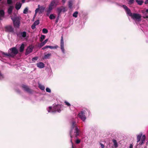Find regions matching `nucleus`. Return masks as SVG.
Returning a JSON list of instances; mask_svg holds the SVG:
<instances>
[{
  "label": "nucleus",
  "instance_id": "a18cd8bd",
  "mask_svg": "<svg viewBox=\"0 0 148 148\" xmlns=\"http://www.w3.org/2000/svg\"><path fill=\"white\" fill-rule=\"evenodd\" d=\"M81 140L79 139H77L76 140V143L77 144H79Z\"/></svg>",
  "mask_w": 148,
  "mask_h": 148
},
{
  "label": "nucleus",
  "instance_id": "4468645a",
  "mask_svg": "<svg viewBox=\"0 0 148 148\" xmlns=\"http://www.w3.org/2000/svg\"><path fill=\"white\" fill-rule=\"evenodd\" d=\"M36 65L40 69L43 68L45 66L43 62H41L37 63Z\"/></svg>",
  "mask_w": 148,
  "mask_h": 148
},
{
  "label": "nucleus",
  "instance_id": "5701e85b",
  "mask_svg": "<svg viewBox=\"0 0 148 148\" xmlns=\"http://www.w3.org/2000/svg\"><path fill=\"white\" fill-rule=\"evenodd\" d=\"M4 15V12L3 10H0V20L1 19V17H3Z\"/></svg>",
  "mask_w": 148,
  "mask_h": 148
},
{
  "label": "nucleus",
  "instance_id": "412c9836",
  "mask_svg": "<svg viewBox=\"0 0 148 148\" xmlns=\"http://www.w3.org/2000/svg\"><path fill=\"white\" fill-rule=\"evenodd\" d=\"M24 48V45L23 44H22L20 48V51L21 52L23 51Z\"/></svg>",
  "mask_w": 148,
  "mask_h": 148
},
{
  "label": "nucleus",
  "instance_id": "423d86ee",
  "mask_svg": "<svg viewBox=\"0 0 148 148\" xmlns=\"http://www.w3.org/2000/svg\"><path fill=\"white\" fill-rule=\"evenodd\" d=\"M80 133V131L78 129V127H76V128L74 129V131L73 133V135L74 137H77L78 136H79Z\"/></svg>",
  "mask_w": 148,
  "mask_h": 148
},
{
  "label": "nucleus",
  "instance_id": "8fccbe9b",
  "mask_svg": "<svg viewBox=\"0 0 148 148\" xmlns=\"http://www.w3.org/2000/svg\"><path fill=\"white\" fill-rule=\"evenodd\" d=\"M52 110V108L51 107H49V110H48V111L49 112H50V110Z\"/></svg>",
  "mask_w": 148,
  "mask_h": 148
},
{
  "label": "nucleus",
  "instance_id": "aec40b11",
  "mask_svg": "<svg viewBox=\"0 0 148 148\" xmlns=\"http://www.w3.org/2000/svg\"><path fill=\"white\" fill-rule=\"evenodd\" d=\"M48 39H46L43 42H41L40 44V46L41 47L43 46L48 41Z\"/></svg>",
  "mask_w": 148,
  "mask_h": 148
},
{
  "label": "nucleus",
  "instance_id": "bb28decb",
  "mask_svg": "<svg viewBox=\"0 0 148 148\" xmlns=\"http://www.w3.org/2000/svg\"><path fill=\"white\" fill-rule=\"evenodd\" d=\"M12 6H10L8 9V12L9 14H10L12 13Z\"/></svg>",
  "mask_w": 148,
  "mask_h": 148
},
{
  "label": "nucleus",
  "instance_id": "dca6fc26",
  "mask_svg": "<svg viewBox=\"0 0 148 148\" xmlns=\"http://www.w3.org/2000/svg\"><path fill=\"white\" fill-rule=\"evenodd\" d=\"M22 5V4L20 3H17L15 5V8L17 10H18L20 9L21 8V7Z\"/></svg>",
  "mask_w": 148,
  "mask_h": 148
},
{
  "label": "nucleus",
  "instance_id": "2f4dec72",
  "mask_svg": "<svg viewBox=\"0 0 148 148\" xmlns=\"http://www.w3.org/2000/svg\"><path fill=\"white\" fill-rule=\"evenodd\" d=\"M39 88L42 90H44L45 89V87L41 85H39Z\"/></svg>",
  "mask_w": 148,
  "mask_h": 148
},
{
  "label": "nucleus",
  "instance_id": "473e14b6",
  "mask_svg": "<svg viewBox=\"0 0 148 148\" xmlns=\"http://www.w3.org/2000/svg\"><path fill=\"white\" fill-rule=\"evenodd\" d=\"M42 32L44 34H47L48 33V31L47 29L43 28L42 30Z\"/></svg>",
  "mask_w": 148,
  "mask_h": 148
},
{
  "label": "nucleus",
  "instance_id": "72a5a7b5",
  "mask_svg": "<svg viewBox=\"0 0 148 148\" xmlns=\"http://www.w3.org/2000/svg\"><path fill=\"white\" fill-rule=\"evenodd\" d=\"M28 10V8H27L26 7L25 8L24 10L23 13L25 14H27V13Z\"/></svg>",
  "mask_w": 148,
  "mask_h": 148
},
{
  "label": "nucleus",
  "instance_id": "393cba45",
  "mask_svg": "<svg viewBox=\"0 0 148 148\" xmlns=\"http://www.w3.org/2000/svg\"><path fill=\"white\" fill-rule=\"evenodd\" d=\"M47 47L48 48H49L51 49H56L58 47V46L56 45L54 46H52L50 45H47Z\"/></svg>",
  "mask_w": 148,
  "mask_h": 148
},
{
  "label": "nucleus",
  "instance_id": "1a4fd4ad",
  "mask_svg": "<svg viewBox=\"0 0 148 148\" xmlns=\"http://www.w3.org/2000/svg\"><path fill=\"white\" fill-rule=\"evenodd\" d=\"M58 3L59 0H53L51 2L49 6L53 8V6H56L58 5Z\"/></svg>",
  "mask_w": 148,
  "mask_h": 148
},
{
  "label": "nucleus",
  "instance_id": "a878e982",
  "mask_svg": "<svg viewBox=\"0 0 148 148\" xmlns=\"http://www.w3.org/2000/svg\"><path fill=\"white\" fill-rule=\"evenodd\" d=\"M45 9V8L44 7L42 6L40 7L39 9V13H42L44 12Z\"/></svg>",
  "mask_w": 148,
  "mask_h": 148
},
{
  "label": "nucleus",
  "instance_id": "c9c22d12",
  "mask_svg": "<svg viewBox=\"0 0 148 148\" xmlns=\"http://www.w3.org/2000/svg\"><path fill=\"white\" fill-rule=\"evenodd\" d=\"M78 14V12L76 11L73 14V16L74 17H75V18L77 17V14Z\"/></svg>",
  "mask_w": 148,
  "mask_h": 148
},
{
  "label": "nucleus",
  "instance_id": "49530a36",
  "mask_svg": "<svg viewBox=\"0 0 148 148\" xmlns=\"http://www.w3.org/2000/svg\"><path fill=\"white\" fill-rule=\"evenodd\" d=\"M3 76L1 74V72L0 71V79H3Z\"/></svg>",
  "mask_w": 148,
  "mask_h": 148
},
{
  "label": "nucleus",
  "instance_id": "603ef678",
  "mask_svg": "<svg viewBox=\"0 0 148 148\" xmlns=\"http://www.w3.org/2000/svg\"><path fill=\"white\" fill-rule=\"evenodd\" d=\"M133 145L132 144H130L129 148H133Z\"/></svg>",
  "mask_w": 148,
  "mask_h": 148
},
{
  "label": "nucleus",
  "instance_id": "e433bc0d",
  "mask_svg": "<svg viewBox=\"0 0 148 148\" xmlns=\"http://www.w3.org/2000/svg\"><path fill=\"white\" fill-rule=\"evenodd\" d=\"M134 0H129L128 1V4L130 5H131L134 3Z\"/></svg>",
  "mask_w": 148,
  "mask_h": 148
},
{
  "label": "nucleus",
  "instance_id": "9b49d317",
  "mask_svg": "<svg viewBox=\"0 0 148 148\" xmlns=\"http://www.w3.org/2000/svg\"><path fill=\"white\" fill-rule=\"evenodd\" d=\"M22 87L25 91L28 93H31L32 92V90L27 86L25 85H23L22 86Z\"/></svg>",
  "mask_w": 148,
  "mask_h": 148
},
{
  "label": "nucleus",
  "instance_id": "b1692460",
  "mask_svg": "<svg viewBox=\"0 0 148 148\" xmlns=\"http://www.w3.org/2000/svg\"><path fill=\"white\" fill-rule=\"evenodd\" d=\"M126 12L127 14L130 16H131L132 17L133 14H132V13L131 12V11L130 9H129L126 11Z\"/></svg>",
  "mask_w": 148,
  "mask_h": 148
},
{
  "label": "nucleus",
  "instance_id": "a19ab883",
  "mask_svg": "<svg viewBox=\"0 0 148 148\" xmlns=\"http://www.w3.org/2000/svg\"><path fill=\"white\" fill-rule=\"evenodd\" d=\"M38 57H35L33 58L32 59V61H34V60H37L38 59Z\"/></svg>",
  "mask_w": 148,
  "mask_h": 148
},
{
  "label": "nucleus",
  "instance_id": "20e7f679",
  "mask_svg": "<svg viewBox=\"0 0 148 148\" xmlns=\"http://www.w3.org/2000/svg\"><path fill=\"white\" fill-rule=\"evenodd\" d=\"M11 19L13 21L14 25L16 27L18 28L20 23V19L18 17L12 18Z\"/></svg>",
  "mask_w": 148,
  "mask_h": 148
},
{
  "label": "nucleus",
  "instance_id": "ddd939ff",
  "mask_svg": "<svg viewBox=\"0 0 148 148\" xmlns=\"http://www.w3.org/2000/svg\"><path fill=\"white\" fill-rule=\"evenodd\" d=\"M57 10L58 11V16L60 15V14L63 11V12H65L66 11L65 10V8L63 6L57 8Z\"/></svg>",
  "mask_w": 148,
  "mask_h": 148
},
{
  "label": "nucleus",
  "instance_id": "c756f323",
  "mask_svg": "<svg viewBox=\"0 0 148 148\" xmlns=\"http://www.w3.org/2000/svg\"><path fill=\"white\" fill-rule=\"evenodd\" d=\"M55 18V16L53 14H51L49 17V18L51 20L54 19Z\"/></svg>",
  "mask_w": 148,
  "mask_h": 148
},
{
  "label": "nucleus",
  "instance_id": "f03ea898",
  "mask_svg": "<svg viewBox=\"0 0 148 148\" xmlns=\"http://www.w3.org/2000/svg\"><path fill=\"white\" fill-rule=\"evenodd\" d=\"M146 138L145 136V135H142V133L137 135V143H138L141 139V141L140 142L139 144L141 145L145 143V140Z\"/></svg>",
  "mask_w": 148,
  "mask_h": 148
},
{
  "label": "nucleus",
  "instance_id": "09e8293b",
  "mask_svg": "<svg viewBox=\"0 0 148 148\" xmlns=\"http://www.w3.org/2000/svg\"><path fill=\"white\" fill-rule=\"evenodd\" d=\"M100 144L101 145V147L102 148H104V145L102 143H100Z\"/></svg>",
  "mask_w": 148,
  "mask_h": 148
},
{
  "label": "nucleus",
  "instance_id": "c85d7f7f",
  "mask_svg": "<svg viewBox=\"0 0 148 148\" xmlns=\"http://www.w3.org/2000/svg\"><path fill=\"white\" fill-rule=\"evenodd\" d=\"M51 53H48L47 54L44 55V58L45 59L48 58L49 56H51Z\"/></svg>",
  "mask_w": 148,
  "mask_h": 148
},
{
  "label": "nucleus",
  "instance_id": "79ce46f5",
  "mask_svg": "<svg viewBox=\"0 0 148 148\" xmlns=\"http://www.w3.org/2000/svg\"><path fill=\"white\" fill-rule=\"evenodd\" d=\"M39 8H38L36 9L35 11V14H36L37 12L39 10Z\"/></svg>",
  "mask_w": 148,
  "mask_h": 148
},
{
  "label": "nucleus",
  "instance_id": "cd10ccee",
  "mask_svg": "<svg viewBox=\"0 0 148 148\" xmlns=\"http://www.w3.org/2000/svg\"><path fill=\"white\" fill-rule=\"evenodd\" d=\"M73 5L72 2L71 1H69V7L70 8H72Z\"/></svg>",
  "mask_w": 148,
  "mask_h": 148
},
{
  "label": "nucleus",
  "instance_id": "6e6d98bb",
  "mask_svg": "<svg viewBox=\"0 0 148 148\" xmlns=\"http://www.w3.org/2000/svg\"><path fill=\"white\" fill-rule=\"evenodd\" d=\"M25 0H22V2L23 3H24L25 2Z\"/></svg>",
  "mask_w": 148,
  "mask_h": 148
},
{
  "label": "nucleus",
  "instance_id": "864d4df0",
  "mask_svg": "<svg viewBox=\"0 0 148 148\" xmlns=\"http://www.w3.org/2000/svg\"><path fill=\"white\" fill-rule=\"evenodd\" d=\"M66 0H62V2L63 4H64L65 3Z\"/></svg>",
  "mask_w": 148,
  "mask_h": 148
},
{
  "label": "nucleus",
  "instance_id": "de8ad7c7",
  "mask_svg": "<svg viewBox=\"0 0 148 148\" xmlns=\"http://www.w3.org/2000/svg\"><path fill=\"white\" fill-rule=\"evenodd\" d=\"M47 48H48L47 45V46H45V47H43L42 48V50H45V49H47Z\"/></svg>",
  "mask_w": 148,
  "mask_h": 148
},
{
  "label": "nucleus",
  "instance_id": "6e6552de",
  "mask_svg": "<svg viewBox=\"0 0 148 148\" xmlns=\"http://www.w3.org/2000/svg\"><path fill=\"white\" fill-rule=\"evenodd\" d=\"M78 116L83 121H85L86 119V117L85 115V113L83 111H81L78 114Z\"/></svg>",
  "mask_w": 148,
  "mask_h": 148
},
{
  "label": "nucleus",
  "instance_id": "ea45409f",
  "mask_svg": "<svg viewBox=\"0 0 148 148\" xmlns=\"http://www.w3.org/2000/svg\"><path fill=\"white\" fill-rule=\"evenodd\" d=\"M64 103H65V104L68 106H71V104L70 103L66 101H64Z\"/></svg>",
  "mask_w": 148,
  "mask_h": 148
},
{
  "label": "nucleus",
  "instance_id": "a211bd4d",
  "mask_svg": "<svg viewBox=\"0 0 148 148\" xmlns=\"http://www.w3.org/2000/svg\"><path fill=\"white\" fill-rule=\"evenodd\" d=\"M53 9V8L49 6L48 8L47 11V16H48L49 15V14L51 12V11Z\"/></svg>",
  "mask_w": 148,
  "mask_h": 148
},
{
  "label": "nucleus",
  "instance_id": "6ab92c4d",
  "mask_svg": "<svg viewBox=\"0 0 148 148\" xmlns=\"http://www.w3.org/2000/svg\"><path fill=\"white\" fill-rule=\"evenodd\" d=\"M112 142L114 143V146L115 147H117L118 146V145L116 140L113 139L112 140Z\"/></svg>",
  "mask_w": 148,
  "mask_h": 148
},
{
  "label": "nucleus",
  "instance_id": "0eeeda50",
  "mask_svg": "<svg viewBox=\"0 0 148 148\" xmlns=\"http://www.w3.org/2000/svg\"><path fill=\"white\" fill-rule=\"evenodd\" d=\"M60 48L63 53H65V49L64 47V42L63 36L61 37L60 40Z\"/></svg>",
  "mask_w": 148,
  "mask_h": 148
},
{
  "label": "nucleus",
  "instance_id": "13d9d810",
  "mask_svg": "<svg viewBox=\"0 0 148 148\" xmlns=\"http://www.w3.org/2000/svg\"><path fill=\"white\" fill-rule=\"evenodd\" d=\"M38 8H40V5H38Z\"/></svg>",
  "mask_w": 148,
  "mask_h": 148
},
{
  "label": "nucleus",
  "instance_id": "37998d69",
  "mask_svg": "<svg viewBox=\"0 0 148 148\" xmlns=\"http://www.w3.org/2000/svg\"><path fill=\"white\" fill-rule=\"evenodd\" d=\"M46 91L49 92H51V90L48 88H47L46 89Z\"/></svg>",
  "mask_w": 148,
  "mask_h": 148
},
{
  "label": "nucleus",
  "instance_id": "4d7b16f0",
  "mask_svg": "<svg viewBox=\"0 0 148 148\" xmlns=\"http://www.w3.org/2000/svg\"><path fill=\"white\" fill-rule=\"evenodd\" d=\"M146 12L148 13V9H147L146 11Z\"/></svg>",
  "mask_w": 148,
  "mask_h": 148
},
{
  "label": "nucleus",
  "instance_id": "f8f14e48",
  "mask_svg": "<svg viewBox=\"0 0 148 148\" xmlns=\"http://www.w3.org/2000/svg\"><path fill=\"white\" fill-rule=\"evenodd\" d=\"M57 111L59 112H60L61 111L60 106L58 105L54 106L52 111V112H55Z\"/></svg>",
  "mask_w": 148,
  "mask_h": 148
},
{
  "label": "nucleus",
  "instance_id": "7c9ffc66",
  "mask_svg": "<svg viewBox=\"0 0 148 148\" xmlns=\"http://www.w3.org/2000/svg\"><path fill=\"white\" fill-rule=\"evenodd\" d=\"M45 36L44 35H41L40 38V41L42 42L45 38Z\"/></svg>",
  "mask_w": 148,
  "mask_h": 148
},
{
  "label": "nucleus",
  "instance_id": "3c124183",
  "mask_svg": "<svg viewBox=\"0 0 148 148\" xmlns=\"http://www.w3.org/2000/svg\"><path fill=\"white\" fill-rule=\"evenodd\" d=\"M145 4H148V0H146L145 1Z\"/></svg>",
  "mask_w": 148,
  "mask_h": 148
},
{
  "label": "nucleus",
  "instance_id": "c03bdc74",
  "mask_svg": "<svg viewBox=\"0 0 148 148\" xmlns=\"http://www.w3.org/2000/svg\"><path fill=\"white\" fill-rule=\"evenodd\" d=\"M36 25L33 23L31 26L32 29H35L36 28Z\"/></svg>",
  "mask_w": 148,
  "mask_h": 148
},
{
  "label": "nucleus",
  "instance_id": "5fc2aeb1",
  "mask_svg": "<svg viewBox=\"0 0 148 148\" xmlns=\"http://www.w3.org/2000/svg\"><path fill=\"white\" fill-rule=\"evenodd\" d=\"M143 18H148V16H143Z\"/></svg>",
  "mask_w": 148,
  "mask_h": 148
},
{
  "label": "nucleus",
  "instance_id": "f704fd0d",
  "mask_svg": "<svg viewBox=\"0 0 148 148\" xmlns=\"http://www.w3.org/2000/svg\"><path fill=\"white\" fill-rule=\"evenodd\" d=\"M39 21L38 20H36L34 23V24L36 26L38 25L39 24Z\"/></svg>",
  "mask_w": 148,
  "mask_h": 148
},
{
  "label": "nucleus",
  "instance_id": "39448f33",
  "mask_svg": "<svg viewBox=\"0 0 148 148\" xmlns=\"http://www.w3.org/2000/svg\"><path fill=\"white\" fill-rule=\"evenodd\" d=\"M141 16L140 14L136 13H133L132 17L133 19H136L138 21H141Z\"/></svg>",
  "mask_w": 148,
  "mask_h": 148
},
{
  "label": "nucleus",
  "instance_id": "7ed1b4c3",
  "mask_svg": "<svg viewBox=\"0 0 148 148\" xmlns=\"http://www.w3.org/2000/svg\"><path fill=\"white\" fill-rule=\"evenodd\" d=\"M77 127L75 122L73 121L71 123V130L69 131V135L71 138V141L72 142V138L73 137V133L74 131V129Z\"/></svg>",
  "mask_w": 148,
  "mask_h": 148
},
{
  "label": "nucleus",
  "instance_id": "bf43d9fd",
  "mask_svg": "<svg viewBox=\"0 0 148 148\" xmlns=\"http://www.w3.org/2000/svg\"><path fill=\"white\" fill-rule=\"evenodd\" d=\"M36 14H35V15H34V16H36Z\"/></svg>",
  "mask_w": 148,
  "mask_h": 148
},
{
  "label": "nucleus",
  "instance_id": "58836bf2",
  "mask_svg": "<svg viewBox=\"0 0 148 148\" xmlns=\"http://www.w3.org/2000/svg\"><path fill=\"white\" fill-rule=\"evenodd\" d=\"M123 7L124 8L125 10L126 11L129 9L128 7L125 5H123Z\"/></svg>",
  "mask_w": 148,
  "mask_h": 148
},
{
  "label": "nucleus",
  "instance_id": "9d476101",
  "mask_svg": "<svg viewBox=\"0 0 148 148\" xmlns=\"http://www.w3.org/2000/svg\"><path fill=\"white\" fill-rule=\"evenodd\" d=\"M5 31L6 32H13L14 29L11 26L9 25L6 26L5 27Z\"/></svg>",
  "mask_w": 148,
  "mask_h": 148
},
{
  "label": "nucleus",
  "instance_id": "4c0bfd02",
  "mask_svg": "<svg viewBox=\"0 0 148 148\" xmlns=\"http://www.w3.org/2000/svg\"><path fill=\"white\" fill-rule=\"evenodd\" d=\"M7 3L9 5L12 4V0H7Z\"/></svg>",
  "mask_w": 148,
  "mask_h": 148
},
{
  "label": "nucleus",
  "instance_id": "f257e3e1",
  "mask_svg": "<svg viewBox=\"0 0 148 148\" xmlns=\"http://www.w3.org/2000/svg\"><path fill=\"white\" fill-rule=\"evenodd\" d=\"M0 53L2 54L3 56L8 57H14L18 53V51L15 47H13L8 50V53H5L1 51H0Z\"/></svg>",
  "mask_w": 148,
  "mask_h": 148
},
{
  "label": "nucleus",
  "instance_id": "2eb2a0df",
  "mask_svg": "<svg viewBox=\"0 0 148 148\" xmlns=\"http://www.w3.org/2000/svg\"><path fill=\"white\" fill-rule=\"evenodd\" d=\"M33 50V49L31 48L28 47L26 50L25 55H28L29 53L32 52Z\"/></svg>",
  "mask_w": 148,
  "mask_h": 148
},
{
  "label": "nucleus",
  "instance_id": "f3484780",
  "mask_svg": "<svg viewBox=\"0 0 148 148\" xmlns=\"http://www.w3.org/2000/svg\"><path fill=\"white\" fill-rule=\"evenodd\" d=\"M19 34L21 35L20 37L21 36L23 38H25L26 36L27 33L26 32L24 31L20 32Z\"/></svg>",
  "mask_w": 148,
  "mask_h": 148
},
{
  "label": "nucleus",
  "instance_id": "4be33fe9",
  "mask_svg": "<svg viewBox=\"0 0 148 148\" xmlns=\"http://www.w3.org/2000/svg\"><path fill=\"white\" fill-rule=\"evenodd\" d=\"M138 4L140 5H141L143 3V1L141 0H135Z\"/></svg>",
  "mask_w": 148,
  "mask_h": 148
}]
</instances>
